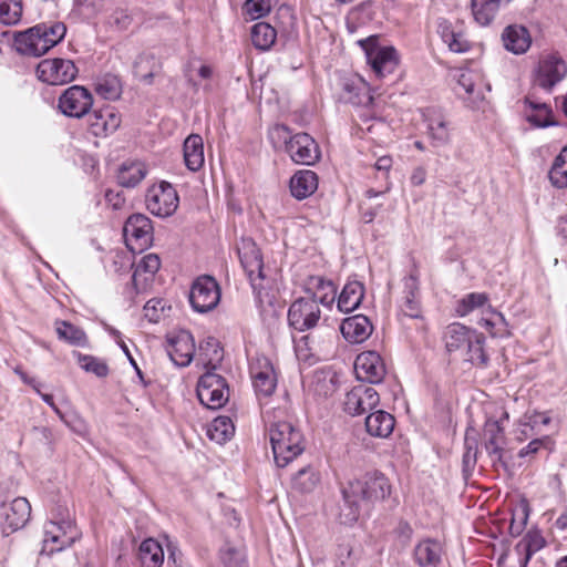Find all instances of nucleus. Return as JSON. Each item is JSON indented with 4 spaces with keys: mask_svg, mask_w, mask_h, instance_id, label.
<instances>
[{
    "mask_svg": "<svg viewBox=\"0 0 567 567\" xmlns=\"http://www.w3.org/2000/svg\"><path fill=\"white\" fill-rule=\"evenodd\" d=\"M123 235L131 250H144L153 239L151 219L143 214L130 216L124 225Z\"/></svg>",
    "mask_w": 567,
    "mask_h": 567,
    "instance_id": "15",
    "label": "nucleus"
},
{
    "mask_svg": "<svg viewBox=\"0 0 567 567\" xmlns=\"http://www.w3.org/2000/svg\"><path fill=\"white\" fill-rule=\"evenodd\" d=\"M528 519V511L526 507L522 509V516L519 520H516L515 517H513L511 525H509V534L513 537H517L522 534L526 523Z\"/></svg>",
    "mask_w": 567,
    "mask_h": 567,
    "instance_id": "61",
    "label": "nucleus"
},
{
    "mask_svg": "<svg viewBox=\"0 0 567 567\" xmlns=\"http://www.w3.org/2000/svg\"><path fill=\"white\" fill-rule=\"evenodd\" d=\"M545 545L546 540L538 529L528 530L515 547V549L523 555L520 567H527L532 557L544 548Z\"/></svg>",
    "mask_w": 567,
    "mask_h": 567,
    "instance_id": "34",
    "label": "nucleus"
},
{
    "mask_svg": "<svg viewBox=\"0 0 567 567\" xmlns=\"http://www.w3.org/2000/svg\"><path fill=\"white\" fill-rule=\"evenodd\" d=\"M66 33L64 23H39L16 37L17 50L24 55L40 56L61 42Z\"/></svg>",
    "mask_w": 567,
    "mask_h": 567,
    "instance_id": "2",
    "label": "nucleus"
},
{
    "mask_svg": "<svg viewBox=\"0 0 567 567\" xmlns=\"http://www.w3.org/2000/svg\"><path fill=\"white\" fill-rule=\"evenodd\" d=\"M197 396L207 409L223 408L229 398L226 380L213 371H207L198 380Z\"/></svg>",
    "mask_w": 567,
    "mask_h": 567,
    "instance_id": "8",
    "label": "nucleus"
},
{
    "mask_svg": "<svg viewBox=\"0 0 567 567\" xmlns=\"http://www.w3.org/2000/svg\"><path fill=\"white\" fill-rule=\"evenodd\" d=\"M455 30L452 27V23L446 19L437 20V33L442 38L444 43H447L453 37H455Z\"/></svg>",
    "mask_w": 567,
    "mask_h": 567,
    "instance_id": "60",
    "label": "nucleus"
},
{
    "mask_svg": "<svg viewBox=\"0 0 567 567\" xmlns=\"http://www.w3.org/2000/svg\"><path fill=\"white\" fill-rule=\"evenodd\" d=\"M395 425V419L389 412L377 410L365 417V430L374 437H389Z\"/></svg>",
    "mask_w": 567,
    "mask_h": 567,
    "instance_id": "28",
    "label": "nucleus"
},
{
    "mask_svg": "<svg viewBox=\"0 0 567 567\" xmlns=\"http://www.w3.org/2000/svg\"><path fill=\"white\" fill-rule=\"evenodd\" d=\"M167 353L178 367H187L195 354V341L189 331L182 330L168 338Z\"/></svg>",
    "mask_w": 567,
    "mask_h": 567,
    "instance_id": "22",
    "label": "nucleus"
},
{
    "mask_svg": "<svg viewBox=\"0 0 567 567\" xmlns=\"http://www.w3.org/2000/svg\"><path fill=\"white\" fill-rule=\"evenodd\" d=\"M524 115L536 127H547L555 124L549 105L533 101L530 97L525 99Z\"/></svg>",
    "mask_w": 567,
    "mask_h": 567,
    "instance_id": "31",
    "label": "nucleus"
},
{
    "mask_svg": "<svg viewBox=\"0 0 567 567\" xmlns=\"http://www.w3.org/2000/svg\"><path fill=\"white\" fill-rule=\"evenodd\" d=\"M184 159L188 169L196 172L204 164L203 138L197 134L189 135L184 142Z\"/></svg>",
    "mask_w": 567,
    "mask_h": 567,
    "instance_id": "37",
    "label": "nucleus"
},
{
    "mask_svg": "<svg viewBox=\"0 0 567 567\" xmlns=\"http://www.w3.org/2000/svg\"><path fill=\"white\" fill-rule=\"evenodd\" d=\"M140 558L145 567H159L164 560V550L157 540L147 538L140 546Z\"/></svg>",
    "mask_w": 567,
    "mask_h": 567,
    "instance_id": "42",
    "label": "nucleus"
},
{
    "mask_svg": "<svg viewBox=\"0 0 567 567\" xmlns=\"http://www.w3.org/2000/svg\"><path fill=\"white\" fill-rule=\"evenodd\" d=\"M567 75V64L558 55L551 54L542 59L535 74V84L550 91Z\"/></svg>",
    "mask_w": 567,
    "mask_h": 567,
    "instance_id": "16",
    "label": "nucleus"
},
{
    "mask_svg": "<svg viewBox=\"0 0 567 567\" xmlns=\"http://www.w3.org/2000/svg\"><path fill=\"white\" fill-rule=\"evenodd\" d=\"M145 203L151 214L157 217H168L178 207V195L172 184L161 182L147 189Z\"/></svg>",
    "mask_w": 567,
    "mask_h": 567,
    "instance_id": "12",
    "label": "nucleus"
},
{
    "mask_svg": "<svg viewBox=\"0 0 567 567\" xmlns=\"http://www.w3.org/2000/svg\"><path fill=\"white\" fill-rule=\"evenodd\" d=\"M474 333V330L468 329L460 322L451 323L447 326L444 333L446 350L453 352L466 347Z\"/></svg>",
    "mask_w": 567,
    "mask_h": 567,
    "instance_id": "38",
    "label": "nucleus"
},
{
    "mask_svg": "<svg viewBox=\"0 0 567 567\" xmlns=\"http://www.w3.org/2000/svg\"><path fill=\"white\" fill-rule=\"evenodd\" d=\"M78 68L69 59H44L37 66V76L50 85H63L72 82L78 75Z\"/></svg>",
    "mask_w": 567,
    "mask_h": 567,
    "instance_id": "11",
    "label": "nucleus"
},
{
    "mask_svg": "<svg viewBox=\"0 0 567 567\" xmlns=\"http://www.w3.org/2000/svg\"><path fill=\"white\" fill-rule=\"evenodd\" d=\"M321 318V310L317 299L299 298L288 310L289 326L300 332L316 327Z\"/></svg>",
    "mask_w": 567,
    "mask_h": 567,
    "instance_id": "13",
    "label": "nucleus"
},
{
    "mask_svg": "<svg viewBox=\"0 0 567 567\" xmlns=\"http://www.w3.org/2000/svg\"><path fill=\"white\" fill-rule=\"evenodd\" d=\"M79 536L73 520L60 512L44 525L42 554L52 555L70 547Z\"/></svg>",
    "mask_w": 567,
    "mask_h": 567,
    "instance_id": "5",
    "label": "nucleus"
},
{
    "mask_svg": "<svg viewBox=\"0 0 567 567\" xmlns=\"http://www.w3.org/2000/svg\"><path fill=\"white\" fill-rule=\"evenodd\" d=\"M426 122L427 136L434 147L446 146L451 142V123L437 109L430 107L423 113Z\"/></svg>",
    "mask_w": 567,
    "mask_h": 567,
    "instance_id": "21",
    "label": "nucleus"
},
{
    "mask_svg": "<svg viewBox=\"0 0 567 567\" xmlns=\"http://www.w3.org/2000/svg\"><path fill=\"white\" fill-rule=\"evenodd\" d=\"M549 179L557 188L567 187V146L556 156L549 171Z\"/></svg>",
    "mask_w": 567,
    "mask_h": 567,
    "instance_id": "47",
    "label": "nucleus"
},
{
    "mask_svg": "<svg viewBox=\"0 0 567 567\" xmlns=\"http://www.w3.org/2000/svg\"><path fill=\"white\" fill-rule=\"evenodd\" d=\"M267 430L278 466L285 467L305 450L303 436L288 421H267Z\"/></svg>",
    "mask_w": 567,
    "mask_h": 567,
    "instance_id": "3",
    "label": "nucleus"
},
{
    "mask_svg": "<svg viewBox=\"0 0 567 567\" xmlns=\"http://www.w3.org/2000/svg\"><path fill=\"white\" fill-rule=\"evenodd\" d=\"M276 38L277 32L269 23L258 22L251 28V42L259 50H269Z\"/></svg>",
    "mask_w": 567,
    "mask_h": 567,
    "instance_id": "44",
    "label": "nucleus"
},
{
    "mask_svg": "<svg viewBox=\"0 0 567 567\" xmlns=\"http://www.w3.org/2000/svg\"><path fill=\"white\" fill-rule=\"evenodd\" d=\"M147 169L142 162H125L121 165L117 174L118 184L132 188L140 184L146 176Z\"/></svg>",
    "mask_w": 567,
    "mask_h": 567,
    "instance_id": "39",
    "label": "nucleus"
},
{
    "mask_svg": "<svg viewBox=\"0 0 567 567\" xmlns=\"http://www.w3.org/2000/svg\"><path fill=\"white\" fill-rule=\"evenodd\" d=\"M550 423L551 417L548 412L527 411L518 421L520 430L517 439L527 440L538 433L540 426H548Z\"/></svg>",
    "mask_w": 567,
    "mask_h": 567,
    "instance_id": "32",
    "label": "nucleus"
},
{
    "mask_svg": "<svg viewBox=\"0 0 567 567\" xmlns=\"http://www.w3.org/2000/svg\"><path fill=\"white\" fill-rule=\"evenodd\" d=\"M89 130L94 136H105L117 130L121 117L112 107L94 110L87 114Z\"/></svg>",
    "mask_w": 567,
    "mask_h": 567,
    "instance_id": "24",
    "label": "nucleus"
},
{
    "mask_svg": "<svg viewBox=\"0 0 567 567\" xmlns=\"http://www.w3.org/2000/svg\"><path fill=\"white\" fill-rule=\"evenodd\" d=\"M380 395L368 384L353 386L346 395L344 411L351 415H360L378 406Z\"/></svg>",
    "mask_w": 567,
    "mask_h": 567,
    "instance_id": "17",
    "label": "nucleus"
},
{
    "mask_svg": "<svg viewBox=\"0 0 567 567\" xmlns=\"http://www.w3.org/2000/svg\"><path fill=\"white\" fill-rule=\"evenodd\" d=\"M365 51L367 61L380 79L393 73L399 65L398 52L393 47L378 45V39L370 37L359 41Z\"/></svg>",
    "mask_w": 567,
    "mask_h": 567,
    "instance_id": "7",
    "label": "nucleus"
},
{
    "mask_svg": "<svg viewBox=\"0 0 567 567\" xmlns=\"http://www.w3.org/2000/svg\"><path fill=\"white\" fill-rule=\"evenodd\" d=\"M478 324L484 328L493 338H506L511 334L508 322L504 315L492 306L483 311Z\"/></svg>",
    "mask_w": 567,
    "mask_h": 567,
    "instance_id": "30",
    "label": "nucleus"
},
{
    "mask_svg": "<svg viewBox=\"0 0 567 567\" xmlns=\"http://www.w3.org/2000/svg\"><path fill=\"white\" fill-rule=\"evenodd\" d=\"M161 268V259L156 254L143 256L136 264L132 276V282L136 291L145 290L153 281Z\"/></svg>",
    "mask_w": 567,
    "mask_h": 567,
    "instance_id": "25",
    "label": "nucleus"
},
{
    "mask_svg": "<svg viewBox=\"0 0 567 567\" xmlns=\"http://www.w3.org/2000/svg\"><path fill=\"white\" fill-rule=\"evenodd\" d=\"M404 301L401 306L403 313L410 318L420 317L419 305V277L416 272H411L404 280Z\"/></svg>",
    "mask_w": 567,
    "mask_h": 567,
    "instance_id": "35",
    "label": "nucleus"
},
{
    "mask_svg": "<svg viewBox=\"0 0 567 567\" xmlns=\"http://www.w3.org/2000/svg\"><path fill=\"white\" fill-rule=\"evenodd\" d=\"M250 377L258 396H270L277 386V374L270 360L256 358L250 364Z\"/></svg>",
    "mask_w": 567,
    "mask_h": 567,
    "instance_id": "19",
    "label": "nucleus"
},
{
    "mask_svg": "<svg viewBox=\"0 0 567 567\" xmlns=\"http://www.w3.org/2000/svg\"><path fill=\"white\" fill-rule=\"evenodd\" d=\"M74 355L84 371L93 373L97 378H105L109 374L110 369L103 360L80 352H74Z\"/></svg>",
    "mask_w": 567,
    "mask_h": 567,
    "instance_id": "52",
    "label": "nucleus"
},
{
    "mask_svg": "<svg viewBox=\"0 0 567 567\" xmlns=\"http://www.w3.org/2000/svg\"><path fill=\"white\" fill-rule=\"evenodd\" d=\"M487 302L488 296L485 292H471L457 302L456 312L460 317H465L473 310L484 307Z\"/></svg>",
    "mask_w": 567,
    "mask_h": 567,
    "instance_id": "53",
    "label": "nucleus"
},
{
    "mask_svg": "<svg viewBox=\"0 0 567 567\" xmlns=\"http://www.w3.org/2000/svg\"><path fill=\"white\" fill-rule=\"evenodd\" d=\"M502 40L505 49L514 54L525 53L532 44L528 30L518 24L506 27L502 33Z\"/></svg>",
    "mask_w": 567,
    "mask_h": 567,
    "instance_id": "27",
    "label": "nucleus"
},
{
    "mask_svg": "<svg viewBox=\"0 0 567 567\" xmlns=\"http://www.w3.org/2000/svg\"><path fill=\"white\" fill-rule=\"evenodd\" d=\"M464 447H465V452L463 454V471L465 473H471L474 467H475V464L477 462V440H476V435H475V431L474 430H470L467 429L466 430V433H465V439H464Z\"/></svg>",
    "mask_w": 567,
    "mask_h": 567,
    "instance_id": "51",
    "label": "nucleus"
},
{
    "mask_svg": "<svg viewBox=\"0 0 567 567\" xmlns=\"http://www.w3.org/2000/svg\"><path fill=\"white\" fill-rule=\"evenodd\" d=\"M484 336L475 331L466 344V360L482 368H485L488 363V357L484 350Z\"/></svg>",
    "mask_w": 567,
    "mask_h": 567,
    "instance_id": "45",
    "label": "nucleus"
},
{
    "mask_svg": "<svg viewBox=\"0 0 567 567\" xmlns=\"http://www.w3.org/2000/svg\"><path fill=\"white\" fill-rule=\"evenodd\" d=\"M95 91L105 100H116L122 92L120 80L114 75H106L97 81Z\"/></svg>",
    "mask_w": 567,
    "mask_h": 567,
    "instance_id": "54",
    "label": "nucleus"
},
{
    "mask_svg": "<svg viewBox=\"0 0 567 567\" xmlns=\"http://www.w3.org/2000/svg\"><path fill=\"white\" fill-rule=\"evenodd\" d=\"M318 482L319 476L310 466L299 470L293 477V486L303 493L312 491Z\"/></svg>",
    "mask_w": 567,
    "mask_h": 567,
    "instance_id": "55",
    "label": "nucleus"
},
{
    "mask_svg": "<svg viewBox=\"0 0 567 567\" xmlns=\"http://www.w3.org/2000/svg\"><path fill=\"white\" fill-rule=\"evenodd\" d=\"M364 296V287L360 281H348L339 298H338V308L342 312H351L355 310Z\"/></svg>",
    "mask_w": 567,
    "mask_h": 567,
    "instance_id": "36",
    "label": "nucleus"
},
{
    "mask_svg": "<svg viewBox=\"0 0 567 567\" xmlns=\"http://www.w3.org/2000/svg\"><path fill=\"white\" fill-rule=\"evenodd\" d=\"M31 506L27 498L16 497L0 503V527L6 535L22 528L29 520Z\"/></svg>",
    "mask_w": 567,
    "mask_h": 567,
    "instance_id": "14",
    "label": "nucleus"
},
{
    "mask_svg": "<svg viewBox=\"0 0 567 567\" xmlns=\"http://www.w3.org/2000/svg\"><path fill=\"white\" fill-rule=\"evenodd\" d=\"M199 357L205 365L212 367L214 370L223 359V349L216 338L209 337L199 346Z\"/></svg>",
    "mask_w": 567,
    "mask_h": 567,
    "instance_id": "48",
    "label": "nucleus"
},
{
    "mask_svg": "<svg viewBox=\"0 0 567 567\" xmlns=\"http://www.w3.org/2000/svg\"><path fill=\"white\" fill-rule=\"evenodd\" d=\"M269 137L274 144L282 142L286 153L296 164L315 165L321 157L318 143L307 133L291 135L288 126L277 124L270 130Z\"/></svg>",
    "mask_w": 567,
    "mask_h": 567,
    "instance_id": "4",
    "label": "nucleus"
},
{
    "mask_svg": "<svg viewBox=\"0 0 567 567\" xmlns=\"http://www.w3.org/2000/svg\"><path fill=\"white\" fill-rule=\"evenodd\" d=\"M341 333L351 343H361L372 333L373 327L369 318L363 315H355L346 318L340 326Z\"/></svg>",
    "mask_w": 567,
    "mask_h": 567,
    "instance_id": "26",
    "label": "nucleus"
},
{
    "mask_svg": "<svg viewBox=\"0 0 567 567\" xmlns=\"http://www.w3.org/2000/svg\"><path fill=\"white\" fill-rule=\"evenodd\" d=\"M235 433L233 421L228 416H217L208 425L207 435L212 441L223 444L231 439Z\"/></svg>",
    "mask_w": 567,
    "mask_h": 567,
    "instance_id": "41",
    "label": "nucleus"
},
{
    "mask_svg": "<svg viewBox=\"0 0 567 567\" xmlns=\"http://www.w3.org/2000/svg\"><path fill=\"white\" fill-rule=\"evenodd\" d=\"M442 546L433 539H424L414 548V559L420 567H435L441 561Z\"/></svg>",
    "mask_w": 567,
    "mask_h": 567,
    "instance_id": "33",
    "label": "nucleus"
},
{
    "mask_svg": "<svg viewBox=\"0 0 567 567\" xmlns=\"http://www.w3.org/2000/svg\"><path fill=\"white\" fill-rule=\"evenodd\" d=\"M392 493L389 478L379 471L368 472L342 487L343 504L340 507L342 524L352 525L361 514L362 505L373 506L384 502Z\"/></svg>",
    "mask_w": 567,
    "mask_h": 567,
    "instance_id": "1",
    "label": "nucleus"
},
{
    "mask_svg": "<svg viewBox=\"0 0 567 567\" xmlns=\"http://www.w3.org/2000/svg\"><path fill=\"white\" fill-rule=\"evenodd\" d=\"M241 266L244 267L251 287L256 293V300L259 307H264L265 303L271 305V299L268 292H264L261 284H257V280H264V261L262 256L257 245L251 240H243L241 246L238 248Z\"/></svg>",
    "mask_w": 567,
    "mask_h": 567,
    "instance_id": "6",
    "label": "nucleus"
},
{
    "mask_svg": "<svg viewBox=\"0 0 567 567\" xmlns=\"http://www.w3.org/2000/svg\"><path fill=\"white\" fill-rule=\"evenodd\" d=\"M22 17L21 0H0V23L14 25Z\"/></svg>",
    "mask_w": 567,
    "mask_h": 567,
    "instance_id": "50",
    "label": "nucleus"
},
{
    "mask_svg": "<svg viewBox=\"0 0 567 567\" xmlns=\"http://www.w3.org/2000/svg\"><path fill=\"white\" fill-rule=\"evenodd\" d=\"M354 372L359 380L378 384L382 382L386 369L381 355L375 351L360 353L354 361Z\"/></svg>",
    "mask_w": 567,
    "mask_h": 567,
    "instance_id": "20",
    "label": "nucleus"
},
{
    "mask_svg": "<svg viewBox=\"0 0 567 567\" xmlns=\"http://www.w3.org/2000/svg\"><path fill=\"white\" fill-rule=\"evenodd\" d=\"M105 200L113 209H121L125 204V197L120 190L107 189Z\"/></svg>",
    "mask_w": 567,
    "mask_h": 567,
    "instance_id": "62",
    "label": "nucleus"
},
{
    "mask_svg": "<svg viewBox=\"0 0 567 567\" xmlns=\"http://www.w3.org/2000/svg\"><path fill=\"white\" fill-rule=\"evenodd\" d=\"M458 85L464 89L468 96L474 95L475 84L473 81V74L471 72L462 73L458 79Z\"/></svg>",
    "mask_w": 567,
    "mask_h": 567,
    "instance_id": "64",
    "label": "nucleus"
},
{
    "mask_svg": "<svg viewBox=\"0 0 567 567\" xmlns=\"http://www.w3.org/2000/svg\"><path fill=\"white\" fill-rule=\"evenodd\" d=\"M499 9V0H472V13L477 23L488 25Z\"/></svg>",
    "mask_w": 567,
    "mask_h": 567,
    "instance_id": "43",
    "label": "nucleus"
},
{
    "mask_svg": "<svg viewBox=\"0 0 567 567\" xmlns=\"http://www.w3.org/2000/svg\"><path fill=\"white\" fill-rule=\"evenodd\" d=\"M276 1L277 0H246L243 9L250 20H257L267 16Z\"/></svg>",
    "mask_w": 567,
    "mask_h": 567,
    "instance_id": "56",
    "label": "nucleus"
},
{
    "mask_svg": "<svg viewBox=\"0 0 567 567\" xmlns=\"http://www.w3.org/2000/svg\"><path fill=\"white\" fill-rule=\"evenodd\" d=\"M93 106L91 92L82 85H72L65 89L58 100L59 111L73 118H82L89 114Z\"/></svg>",
    "mask_w": 567,
    "mask_h": 567,
    "instance_id": "10",
    "label": "nucleus"
},
{
    "mask_svg": "<svg viewBox=\"0 0 567 567\" xmlns=\"http://www.w3.org/2000/svg\"><path fill=\"white\" fill-rule=\"evenodd\" d=\"M311 284L315 286L316 290L310 299H317L318 305L331 306L336 299L334 285L329 280H324L322 277L312 278Z\"/></svg>",
    "mask_w": 567,
    "mask_h": 567,
    "instance_id": "49",
    "label": "nucleus"
},
{
    "mask_svg": "<svg viewBox=\"0 0 567 567\" xmlns=\"http://www.w3.org/2000/svg\"><path fill=\"white\" fill-rule=\"evenodd\" d=\"M220 287L216 279L208 275L196 278L189 291L192 308L199 313L208 312L217 307L220 300Z\"/></svg>",
    "mask_w": 567,
    "mask_h": 567,
    "instance_id": "9",
    "label": "nucleus"
},
{
    "mask_svg": "<svg viewBox=\"0 0 567 567\" xmlns=\"http://www.w3.org/2000/svg\"><path fill=\"white\" fill-rule=\"evenodd\" d=\"M293 343L296 357L299 361L311 365L318 360V346L312 340L311 334L293 339Z\"/></svg>",
    "mask_w": 567,
    "mask_h": 567,
    "instance_id": "46",
    "label": "nucleus"
},
{
    "mask_svg": "<svg viewBox=\"0 0 567 567\" xmlns=\"http://www.w3.org/2000/svg\"><path fill=\"white\" fill-rule=\"evenodd\" d=\"M55 331L58 338L74 347H87L89 340L83 329L72 324L69 321H55Z\"/></svg>",
    "mask_w": 567,
    "mask_h": 567,
    "instance_id": "40",
    "label": "nucleus"
},
{
    "mask_svg": "<svg viewBox=\"0 0 567 567\" xmlns=\"http://www.w3.org/2000/svg\"><path fill=\"white\" fill-rule=\"evenodd\" d=\"M164 308L165 303L162 299L153 298L145 303L144 316L151 322H158Z\"/></svg>",
    "mask_w": 567,
    "mask_h": 567,
    "instance_id": "59",
    "label": "nucleus"
},
{
    "mask_svg": "<svg viewBox=\"0 0 567 567\" xmlns=\"http://www.w3.org/2000/svg\"><path fill=\"white\" fill-rule=\"evenodd\" d=\"M341 99L346 103L358 106H369L373 102L369 84L360 76L344 78L341 82Z\"/></svg>",
    "mask_w": 567,
    "mask_h": 567,
    "instance_id": "23",
    "label": "nucleus"
},
{
    "mask_svg": "<svg viewBox=\"0 0 567 567\" xmlns=\"http://www.w3.org/2000/svg\"><path fill=\"white\" fill-rule=\"evenodd\" d=\"M220 561L224 567H246L243 553L229 546L220 549Z\"/></svg>",
    "mask_w": 567,
    "mask_h": 567,
    "instance_id": "58",
    "label": "nucleus"
},
{
    "mask_svg": "<svg viewBox=\"0 0 567 567\" xmlns=\"http://www.w3.org/2000/svg\"><path fill=\"white\" fill-rule=\"evenodd\" d=\"M447 47L451 51L461 53L468 50V43L464 39V35L461 32H455V37H453L447 43Z\"/></svg>",
    "mask_w": 567,
    "mask_h": 567,
    "instance_id": "63",
    "label": "nucleus"
},
{
    "mask_svg": "<svg viewBox=\"0 0 567 567\" xmlns=\"http://www.w3.org/2000/svg\"><path fill=\"white\" fill-rule=\"evenodd\" d=\"M318 188V176L313 171H298L290 178L291 195L301 200L312 195Z\"/></svg>",
    "mask_w": 567,
    "mask_h": 567,
    "instance_id": "29",
    "label": "nucleus"
},
{
    "mask_svg": "<svg viewBox=\"0 0 567 567\" xmlns=\"http://www.w3.org/2000/svg\"><path fill=\"white\" fill-rule=\"evenodd\" d=\"M507 439L504 429L498 421L488 420L484 424L482 433V445L489 456L492 464H504V453Z\"/></svg>",
    "mask_w": 567,
    "mask_h": 567,
    "instance_id": "18",
    "label": "nucleus"
},
{
    "mask_svg": "<svg viewBox=\"0 0 567 567\" xmlns=\"http://www.w3.org/2000/svg\"><path fill=\"white\" fill-rule=\"evenodd\" d=\"M554 440L549 435H544L542 437L534 439L526 446L519 450L518 456H533L542 449H547L551 451L554 449Z\"/></svg>",
    "mask_w": 567,
    "mask_h": 567,
    "instance_id": "57",
    "label": "nucleus"
}]
</instances>
